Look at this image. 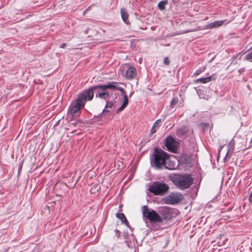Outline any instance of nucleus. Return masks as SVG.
Instances as JSON below:
<instances>
[{
    "label": "nucleus",
    "mask_w": 252,
    "mask_h": 252,
    "mask_svg": "<svg viewBox=\"0 0 252 252\" xmlns=\"http://www.w3.org/2000/svg\"><path fill=\"white\" fill-rule=\"evenodd\" d=\"M168 189L166 184L157 182L149 187V190L155 195H160L167 191Z\"/></svg>",
    "instance_id": "nucleus-6"
},
{
    "label": "nucleus",
    "mask_w": 252,
    "mask_h": 252,
    "mask_svg": "<svg viewBox=\"0 0 252 252\" xmlns=\"http://www.w3.org/2000/svg\"><path fill=\"white\" fill-rule=\"evenodd\" d=\"M137 74V71L134 67L133 66H129L126 72V77L128 79L131 80L135 78Z\"/></svg>",
    "instance_id": "nucleus-10"
},
{
    "label": "nucleus",
    "mask_w": 252,
    "mask_h": 252,
    "mask_svg": "<svg viewBox=\"0 0 252 252\" xmlns=\"http://www.w3.org/2000/svg\"><path fill=\"white\" fill-rule=\"evenodd\" d=\"M234 146H235V143L234 140H231L229 143L228 144L227 146V152L225 155V156L224 158V162L227 161L228 159L230 158L232 153L233 152L234 149Z\"/></svg>",
    "instance_id": "nucleus-9"
},
{
    "label": "nucleus",
    "mask_w": 252,
    "mask_h": 252,
    "mask_svg": "<svg viewBox=\"0 0 252 252\" xmlns=\"http://www.w3.org/2000/svg\"><path fill=\"white\" fill-rule=\"evenodd\" d=\"M113 106V102L111 101H109L107 102L106 104L105 108H111Z\"/></svg>",
    "instance_id": "nucleus-21"
},
{
    "label": "nucleus",
    "mask_w": 252,
    "mask_h": 252,
    "mask_svg": "<svg viewBox=\"0 0 252 252\" xmlns=\"http://www.w3.org/2000/svg\"><path fill=\"white\" fill-rule=\"evenodd\" d=\"M202 71V70H196V72L194 73V75H199Z\"/></svg>",
    "instance_id": "nucleus-24"
},
{
    "label": "nucleus",
    "mask_w": 252,
    "mask_h": 252,
    "mask_svg": "<svg viewBox=\"0 0 252 252\" xmlns=\"http://www.w3.org/2000/svg\"><path fill=\"white\" fill-rule=\"evenodd\" d=\"M178 102V99L176 97H175L172 99V100L171 101L170 105L171 106H173L177 104V103Z\"/></svg>",
    "instance_id": "nucleus-19"
},
{
    "label": "nucleus",
    "mask_w": 252,
    "mask_h": 252,
    "mask_svg": "<svg viewBox=\"0 0 252 252\" xmlns=\"http://www.w3.org/2000/svg\"><path fill=\"white\" fill-rule=\"evenodd\" d=\"M164 63L166 65H168L170 63L169 60L167 57H166L164 59Z\"/></svg>",
    "instance_id": "nucleus-22"
},
{
    "label": "nucleus",
    "mask_w": 252,
    "mask_h": 252,
    "mask_svg": "<svg viewBox=\"0 0 252 252\" xmlns=\"http://www.w3.org/2000/svg\"><path fill=\"white\" fill-rule=\"evenodd\" d=\"M66 46L65 43H63L61 45V48H64Z\"/></svg>",
    "instance_id": "nucleus-26"
},
{
    "label": "nucleus",
    "mask_w": 252,
    "mask_h": 252,
    "mask_svg": "<svg viewBox=\"0 0 252 252\" xmlns=\"http://www.w3.org/2000/svg\"><path fill=\"white\" fill-rule=\"evenodd\" d=\"M182 199V194L180 193H172L165 198L164 202L167 204H174L178 203Z\"/></svg>",
    "instance_id": "nucleus-8"
},
{
    "label": "nucleus",
    "mask_w": 252,
    "mask_h": 252,
    "mask_svg": "<svg viewBox=\"0 0 252 252\" xmlns=\"http://www.w3.org/2000/svg\"><path fill=\"white\" fill-rule=\"evenodd\" d=\"M173 184L179 189L189 188L192 184L193 180L189 175H178L172 178Z\"/></svg>",
    "instance_id": "nucleus-4"
},
{
    "label": "nucleus",
    "mask_w": 252,
    "mask_h": 252,
    "mask_svg": "<svg viewBox=\"0 0 252 252\" xmlns=\"http://www.w3.org/2000/svg\"><path fill=\"white\" fill-rule=\"evenodd\" d=\"M188 132V129L186 127H183L179 129L177 131V135L179 137H181L185 135Z\"/></svg>",
    "instance_id": "nucleus-15"
},
{
    "label": "nucleus",
    "mask_w": 252,
    "mask_h": 252,
    "mask_svg": "<svg viewBox=\"0 0 252 252\" xmlns=\"http://www.w3.org/2000/svg\"><path fill=\"white\" fill-rule=\"evenodd\" d=\"M94 97V92L91 90H88L79 94L75 102L71 108V113L73 116L79 112L80 109L84 107L87 99L91 100Z\"/></svg>",
    "instance_id": "nucleus-3"
},
{
    "label": "nucleus",
    "mask_w": 252,
    "mask_h": 252,
    "mask_svg": "<svg viewBox=\"0 0 252 252\" xmlns=\"http://www.w3.org/2000/svg\"><path fill=\"white\" fill-rule=\"evenodd\" d=\"M93 188H92V189H91V192H93Z\"/></svg>",
    "instance_id": "nucleus-27"
},
{
    "label": "nucleus",
    "mask_w": 252,
    "mask_h": 252,
    "mask_svg": "<svg viewBox=\"0 0 252 252\" xmlns=\"http://www.w3.org/2000/svg\"><path fill=\"white\" fill-rule=\"evenodd\" d=\"M167 3V0H163L160 1L158 3V7L160 10H163L165 9V6Z\"/></svg>",
    "instance_id": "nucleus-16"
},
{
    "label": "nucleus",
    "mask_w": 252,
    "mask_h": 252,
    "mask_svg": "<svg viewBox=\"0 0 252 252\" xmlns=\"http://www.w3.org/2000/svg\"><path fill=\"white\" fill-rule=\"evenodd\" d=\"M128 103V98L126 94L124 95V100L121 106L117 110V112L119 113L123 110L127 106Z\"/></svg>",
    "instance_id": "nucleus-13"
},
{
    "label": "nucleus",
    "mask_w": 252,
    "mask_h": 252,
    "mask_svg": "<svg viewBox=\"0 0 252 252\" xmlns=\"http://www.w3.org/2000/svg\"><path fill=\"white\" fill-rule=\"evenodd\" d=\"M245 60L250 62H252V52L249 53L245 56Z\"/></svg>",
    "instance_id": "nucleus-18"
},
{
    "label": "nucleus",
    "mask_w": 252,
    "mask_h": 252,
    "mask_svg": "<svg viewBox=\"0 0 252 252\" xmlns=\"http://www.w3.org/2000/svg\"><path fill=\"white\" fill-rule=\"evenodd\" d=\"M117 217L121 220L122 222H126V219L125 215L123 213H118L117 214Z\"/></svg>",
    "instance_id": "nucleus-17"
},
{
    "label": "nucleus",
    "mask_w": 252,
    "mask_h": 252,
    "mask_svg": "<svg viewBox=\"0 0 252 252\" xmlns=\"http://www.w3.org/2000/svg\"><path fill=\"white\" fill-rule=\"evenodd\" d=\"M157 129L155 127L152 126L151 129V132L152 134H153L156 132Z\"/></svg>",
    "instance_id": "nucleus-23"
},
{
    "label": "nucleus",
    "mask_w": 252,
    "mask_h": 252,
    "mask_svg": "<svg viewBox=\"0 0 252 252\" xmlns=\"http://www.w3.org/2000/svg\"><path fill=\"white\" fill-rule=\"evenodd\" d=\"M222 146H221L219 149V155H218V157L220 156V151L222 149Z\"/></svg>",
    "instance_id": "nucleus-25"
},
{
    "label": "nucleus",
    "mask_w": 252,
    "mask_h": 252,
    "mask_svg": "<svg viewBox=\"0 0 252 252\" xmlns=\"http://www.w3.org/2000/svg\"><path fill=\"white\" fill-rule=\"evenodd\" d=\"M96 188H97V190H98V189H99V187L97 188V187H96Z\"/></svg>",
    "instance_id": "nucleus-28"
},
{
    "label": "nucleus",
    "mask_w": 252,
    "mask_h": 252,
    "mask_svg": "<svg viewBox=\"0 0 252 252\" xmlns=\"http://www.w3.org/2000/svg\"><path fill=\"white\" fill-rule=\"evenodd\" d=\"M142 214L144 217L149 220L152 222H161L162 219L156 211L151 209H148L146 206L142 207Z\"/></svg>",
    "instance_id": "nucleus-5"
},
{
    "label": "nucleus",
    "mask_w": 252,
    "mask_h": 252,
    "mask_svg": "<svg viewBox=\"0 0 252 252\" xmlns=\"http://www.w3.org/2000/svg\"><path fill=\"white\" fill-rule=\"evenodd\" d=\"M121 14L122 18L123 21L125 23L128 24V21L127 20V18H128V15L125 9H121Z\"/></svg>",
    "instance_id": "nucleus-14"
},
{
    "label": "nucleus",
    "mask_w": 252,
    "mask_h": 252,
    "mask_svg": "<svg viewBox=\"0 0 252 252\" xmlns=\"http://www.w3.org/2000/svg\"><path fill=\"white\" fill-rule=\"evenodd\" d=\"M104 111H108V110H104V111H103V112H104Z\"/></svg>",
    "instance_id": "nucleus-29"
},
{
    "label": "nucleus",
    "mask_w": 252,
    "mask_h": 252,
    "mask_svg": "<svg viewBox=\"0 0 252 252\" xmlns=\"http://www.w3.org/2000/svg\"><path fill=\"white\" fill-rule=\"evenodd\" d=\"M165 145L169 151L175 152L179 147V143L171 136H168L165 140Z\"/></svg>",
    "instance_id": "nucleus-7"
},
{
    "label": "nucleus",
    "mask_w": 252,
    "mask_h": 252,
    "mask_svg": "<svg viewBox=\"0 0 252 252\" xmlns=\"http://www.w3.org/2000/svg\"><path fill=\"white\" fill-rule=\"evenodd\" d=\"M214 79H215L214 75H211L208 77L199 78L196 80V82L201 83H206Z\"/></svg>",
    "instance_id": "nucleus-12"
},
{
    "label": "nucleus",
    "mask_w": 252,
    "mask_h": 252,
    "mask_svg": "<svg viewBox=\"0 0 252 252\" xmlns=\"http://www.w3.org/2000/svg\"><path fill=\"white\" fill-rule=\"evenodd\" d=\"M160 123V120H158L156 122H155L153 126L155 127L156 129L157 127L159 126V123Z\"/></svg>",
    "instance_id": "nucleus-20"
},
{
    "label": "nucleus",
    "mask_w": 252,
    "mask_h": 252,
    "mask_svg": "<svg viewBox=\"0 0 252 252\" xmlns=\"http://www.w3.org/2000/svg\"><path fill=\"white\" fill-rule=\"evenodd\" d=\"M153 160L151 164L157 169H161L165 167L169 169L173 168L168 167L166 165V162L169 160L168 155L162 150L155 149L153 154Z\"/></svg>",
    "instance_id": "nucleus-2"
},
{
    "label": "nucleus",
    "mask_w": 252,
    "mask_h": 252,
    "mask_svg": "<svg viewBox=\"0 0 252 252\" xmlns=\"http://www.w3.org/2000/svg\"><path fill=\"white\" fill-rule=\"evenodd\" d=\"M118 83L112 82L104 85H97L92 87L89 90L96 91V95L100 98L107 99L110 97V94L108 90H117L120 91L123 94H125V90L119 87L117 85Z\"/></svg>",
    "instance_id": "nucleus-1"
},
{
    "label": "nucleus",
    "mask_w": 252,
    "mask_h": 252,
    "mask_svg": "<svg viewBox=\"0 0 252 252\" xmlns=\"http://www.w3.org/2000/svg\"><path fill=\"white\" fill-rule=\"evenodd\" d=\"M223 23L222 20L217 21L214 22L210 23L206 26V29L215 28L221 26Z\"/></svg>",
    "instance_id": "nucleus-11"
}]
</instances>
